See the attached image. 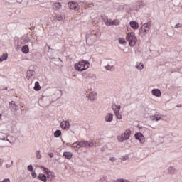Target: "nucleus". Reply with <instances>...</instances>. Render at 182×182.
I'll use <instances>...</instances> for the list:
<instances>
[{
    "label": "nucleus",
    "mask_w": 182,
    "mask_h": 182,
    "mask_svg": "<svg viewBox=\"0 0 182 182\" xmlns=\"http://www.w3.org/2000/svg\"><path fill=\"white\" fill-rule=\"evenodd\" d=\"M41 168H43V170L46 174H52V172L50 171H49V168H46L45 166H41Z\"/></svg>",
    "instance_id": "c85d7f7f"
},
{
    "label": "nucleus",
    "mask_w": 182,
    "mask_h": 182,
    "mask_svg": "<svg viewBox=\"0 0 182 182\" xmlns=\"http://www.w3.org/2000/svg\"><path fill=\"white\" fill-rule=\"evenodd\" d=\"M180 28H182V24H181V23H177V24L175 26V28H176V29H180Z\"/></svg>",
    "instance_id": "a19ab883"
},
{
    "label": "nucleus",
    "mask_w": 182,
    "mask_h": 182,
    "mask_svg": "<svg viewBox=\"0 0 182 182\" xmlns=\"http://www.w3.org/2000/svg\"><path fill=\"white\" fill-rule=\"evenodd\" d=\"M129 25L132 29H139V23L136 21H131L129 22Z\"/></svg>",
    "instance_id": "ddd939ff"
},
{
    "label": "nucleus",
    "mask_w": 182,
    "mask_h": 182,
    "mask_svg": "<svg viewBox=\"0 0 182 182\" xmlns=\"http://www.w3.org/2000/svg\"><path fill=\"white\" fill-rule=\"evenodd\" d=\"M55 19L57 21H63V19H65V15L55 14Z\"/></svg>",
    "instance_id": "aec40b11"
},
{
    "label": "nucleus",
    "mask_w": 182,
    "mask_h": 182,
    "mask_svg": "<svg viewBox=\"0 0 182 182\" xmlns=\"http://www.w3.org/2000/svg\"><path fill=\"white\" fill-rule=\"evenodd\" d=\"M77 144V142H74L71 144L70 147L75 149V145Z\"/></svg>",
    "instance_id": "09e8293b"
},
{
    "label": "nucleus",
    "mask_w": 182,
    "mask_h": 182,
    "mask_svg": "<svg viewBox=\"0 0 182 182\" xmlns=\"http://www.w3.org/2000/svg\"><path fill=\"white\" fill-rule=\"evenodd\" d=\"M6 141H9V143H11V141H9V139H6Z\"/></svg>",
    "instance_id": "4d7b16f0"
},
{
    "label": "nucleus",
    "mask_w": 182,
    "mask_h": 182,
    "mask_svg": "<svg viewBox=\"0 0 182 182\" xmlns=\"http://www.w3.org/2000/svg\"><path fill=\"white\" fill-rule=\"evenodd\" d=\"M143 26L147 29H150V28H151V21L144 23Z\"/></svg>",
    "instance_id": "cd10ccee"
},
{
    "label": "nucleus",
    "mask_w": 182,
    "mask_h": 182,
    "mask_svg": "<svg viewBox=\"0 0 182 182\" xmlns=\"http://www.w3.org/2000/svg\"><path fill=\"white\" fill-rule=\"evenodd\" d=\"M62 8V4L60 3H55L53 6V9L58 11V9H60Z\"/></svg>",
    "instance_id": "5701e85b"
},
{
    "label": "nucleus",
    "mask_w": 182,
    "mask_h": 182,
    "mask_svg": "<svg viewBox=\"0 0 182 182\" xmlns=\"http://www.w3.org/2000/svg\"><path fill=\"white\" fill-rule=\"evenodd\" d=\"M63 155L65 159H67V160H70V159L73 157V154L71 152H64Z\"/></svg>",
    "instance_id": "2eb2a0df"
},
{
    "label": "nucleus",
    "mask_w": 182,
    "mask_h": 182,
    "mask_svg": "<svg viewBox=\"0 0 182 182\" xmlns=\"http://www.w3.org/2000/svg\"><path fill=\"white\" fill-rule=\"evenodd\" d=\"M179 73H182V68H180V69H179Z\"/></svg>",
    "instance_id": "5fc2aeb1"
},
{
    "label": "nucleus",
    "mask_w": 182,
    "mask_h": 182,
    "mask_svg": "<svg viewBox=\"0 0 182 182\" xmlns=\"http://www.w3.org/2000/svg\"><path fill=\"white\" fill-rule=\"evenodd\" d=\"M2 119V114H0V120Z\"/></svg>",
    "instance_id": "6e6d98bb"
},
{
    "label": "nucleus",
    "mask_w": 182,
    "mask_h": 182,
    "mask_svg": "<svg viewBox=\"0 0 182 182\" xmlns=\"http://www.w3.org/2000/svg\"><path fill=\"white\" fill-rule=\"evenodd\" d=\"M121 160H123V161H126V160H129V156L125 155V156H122Z\"/></svg>",
    "instance_id": "58836bf2"
},
{
    "label": "nucleus",
    "mask_w": 182,
    "mask_h": 182,
    "mask_svg": "<svg viewBox=\"0 0 182 182\" xmlns=\"http://www.w3.org/2000/svg\"><path fill=\"white\" fill-rule=\"evenodd\" d=\"M136 69H139L140 70H141L142 69L144 68V65H143V63H140L139 65H136Z\"/></svg>",
    "instance_id": "7c9ffc66"
},
{
    "label": "nucleus",
    "mask_w": 182,
    "mask_h": 182,
    "mask_svg": "<svg viewBox=\"0 0 182 182\" xmlns=\"http://www.w3.org/2000/svg\"><path fill=\"white\" fill-rule=\"evenodd\" d=\"M168 173H169L170 174H174V173H176V168H174V167L173 166H170L168 168Z\"/></svg>",
    "instance_id": "b1692460"
},
{
    "label": "nucleus",
    "mask_w": 182,
    "mask_h": 182,
    "mask_svg": "<svg viewBox=\"0 0 182 182\" xmlns=\"http://www.w3.org/2000/svg\"><path fill=\"white\" fill-rule=\"evenodd\" d=\"M68 6L70 9H73V11H80V5L77 2L70 1L68 2Z\"/></svg>",
    "instance_id": "20e7f679"
},
{
    "label": "nucleus",
    "mask_w": 182,
    "mask_h": 182,
    "mask_svg": "<svg viewBox=\"0 0 182 182\" xmlns=\"http://www.w3.org/2000/svg\"><path fill=\"white\" fill-rule=\"evenodd\" d=\"M60 127L63 129V130H69V128L70 127V123H69V121H63L60 123Z\"/></svg>",
    "instance_id": "39448f33"
},
{
    "label": "nucleus",
    "mask_w": 182,
    "mask_h": 182,
    "mask_svg": "<svg viewBox=\"0 0 182 182\" xmlns=\"http://www.w3.org/2000/svg\"><path fill=\"white\" fill-rule=\"evenodd\" d=\"M97 182H107V181H106V177L103 176L100 180H98Z\"/></svg>",
    "instance_id": "c9c22d12"
},
{
    "label": "nucleus",
    "mask_w": 182,
    "mask_h": 182,
    "mask_svg": "<svg viewBox=\"0 0 182 182\" xmlns=\"http://www.w3.org/2000/svg\"><path fill=\"white\" fill-rule=\"evenodd\" d=\"M110 23H112V22H110L109 20L105 21V24L109 25V26H110Z\"/></svg>",
    "instance_id": "de8ad7c7"
},
{
    "label": "nucleus",
    "mask_w": 182,
    "mask_h": 182,
    "mask_svg": "<svg viewBox=\"0 0 182 182\" xmlns=\"http://www.w3.org/2000/svg\"><path fill=\"white\" fill-rule=\"evenodd\" d=\"M127 42H129V46H136V43H137V37L134 33H128L126 37Z\"/></svg>",
    "instance_id": "f03ea898"
},
{
    "label": "nucleus",
    "mask_w": 182,
    "mask_h": 182,
    "mask_svg": "<svg viewBox=\"0 0 182 182\" xmlns=\"http://www.w3.org/2000/svg\"><path fill=\"white\" fill-rule=\"evenodd\" d=\"M36 158L38 159V160L42 159V155H41V151H37L36 152Z\"/></svg>",
    "instance_id": "2f4dec72"
},
{
    "label": "nucleus",
    "mask_w": 182,
    "mask_h": 182,
    "mask_svg": "<svg viewBox=\"0 0 182 182\" xmlns=\"http://www.w3.org/2000/svg\"><path fill=\"white\" fill-rule=\"evenodd\" d=\"M87 96L90 100H95V99H96V92H92Z\"/></svg>",
    "instance_id": "a211bd4d"
},
{
    "label": "nucleus",
    "mask_w": 182,
    "mask_h": 182,
    "mask_svg": "<svg viewBox=\"0 0 182 182\" xmlns=\"http://www.w3.org/2000/svg\"><path fill=\"white\" fill-rule=\"evenodd\" d=\"M82 76H83V77H85L87 79V73H82Z\"/></svg>",
    "instance_id": "a18cd8bd"
},
{
    "label": "nucleus",
    "mask_w": 182,
    "mask_h": 182,
    "mask_svg": "<svg viewBox=\"0 0 182 182\" xmlns=\"http://www.w3.org/2000/svg\"><path fill=\"white\" fill-rule=\"evenodd\" d=\"M135 139L136 140H139L140 143L143 144L144 143V136L141 133H136L135 134Z\"/></svg>",
    "instance_id": "423d86ee"
},
{
    "label": "nucleus",
    "mask_w": 182,
    "mask_h": 182,
    "mask_svg": "<svg viewBox=\"0 0 182 182\" xmlns=\"http://www.w3.org/2000/svg\"><path fill=\"white\" fill-rule=\"evenodd\" d=\"M110 161H112V163L114 162V161H116V158H114V157H111V158H110Z\"/></svg>",
    "instance_id": "49530a36"
},
{
    "label": "nucleus",
    "mask_w": 182,
    "mask_h": 182,
    "mask_svg": "<svg viewBox=\"0 0 182 182\" xmlns=\"http://www.w3.org/2000/svg\"><path fill=\"white\" fill-rule=\"evenodd\" d=\"M1 182H11V181L9 178H7L1 181Z\"/></svg>",
    "instance_id": "8fccbe9b"
},
{
    "label": "nucleus",
    "mask_w": 182,
    "mask_h": 182,
    "mask_svg": "<svg viewBox=\"0 0 182 182\" xmlns=\"http://www.w3.org/2000/svg\"><path fill=\"white\" fill-rule=\"evenodd\" d=\"M151 93L154 96H156V97H160V96H161V91H160L159 89L152 90Z\"/></svg>",
    "instance_id": "9b49d317"
},
{
    "label": "nucleus",
    "mask_w": 182,
    "mask_h": 182,
    "mask_svg": "<svg viewBox=\"0 0 182 182\" xmlns=\"http://www.w3.org/2000/svg\"><path fill=\"white\" fill-rule=\"evenodd\" d=\"M149 31H150L149 28H143V27H141V28L139 30V33L141 34V33H145L143 34L144 36L146 34L149 33Z\"/></svg>",
    "instance_id": "dca6fc26"
},
{
    "label": "nucleus",
    "mask_w": 182,
    "mask_h": 182,
    "mask_svg": "<svg viewBox=\"0 0 182 182\" xmlns=\"http://www.w3.org/2000/svg\"><path fill=\"white\" fill-rule=\"evenodd\" d=\"M105 122H112L113 121V114L108 113L105 117Z\"/></svg>",
    "instance_id": "4468645a"
},
{
    "label": "nucleus",
    "mask_w": 182,
    "mask_h": 182,
    "mask_svg": "<svg viewBox=\"0 0 182 182\" xmlns=\"http://www.w3.org/2000/svg\"><path fill=\"white\" fill-rule=\"evenodd\" d=\"M4 133H2V132H0V139H2V138H4Z\"/></svg>",
    "instance_id": "603ef678"
},
{
    "label": "nucleus",
    "mask_w": 182,
    "mask_h": 182,
    "mask_svg": "<svg viewBox=\"0 0 182 182\" xmlns=\"http://www.w3.org/2000/svg\"><path fill=\"white\" fill-rule=\"evenodd\" d=\"M9 106L11 109V112H18L19 110V108H18V105H16L15 101L9 102Z\"/></svg>",
    "instance_id": "0eeeda50"
},
{
    "label": "nucleus",
    "mask_w": 182,
    "mask_h": 182,
    "mask_svg": "<svg viewBox=\"0 0 182 182\" xmlns=\"http://www.w3.org/2000/svg\"><path fill=\"white\" fill-rule=\"evenodd\" d=\"M27 169L28 171H31V173H32L33 171V166L32 165H29Z\"/></svg>",
    "instance_id": "4c0bfd02"
},
{
    "label": "nucleus",
    "mask_w": 182,
    "mask_h": 182,
    "mask_svg": "<svg viewBox=\"0 0 182 182\" xmlns=\"http://www.w3.org/2000/svg\"><path fill=\"white\" fill-rule=\"evenodd\" d=\"M113 25H119V21L117 20H114L109 23V26H113Z\"/></svg>",
    "instance_id": "473e14b6"
},
{
    "label": "nucleus",
    "mask_w": 182,
    "mask_h": 182,
    "mask_svg": "<svg viewBox=\"0 0 182 182\" xmlns=\"http://www.w3.org/2000/svg\"><path fill=\"white\" fill-rule=\"evenodd\" d=\"M74 149H80L79 146H77V144H76L74 146Z\"/></svg>",
    "instance_id": "864d4df0"
},
{
    "label": "nucleus",
    "mask_w": 182,
    "mask_h": 182,
    "mask_svg": "<svg viewBox=\"0 0 182 182\" xmlns=\"http://www.w3.org/2000/svg\"><path fill=\"white\" fill-rule=\"evenodd\" d=\"M48 154L50 156V159H52L54 156L53 153H48Z\"/></svg>",
    "instance_id": "3c124183"
},
{
    "label": "nucleus",
    "mask_w": 182,
    "mask_h": 182,
    "mask_svg": "<svg viewBox=\"0 0 182 182\" xmlns=\"http://www.w3.org/2000/svg\"><path fill=\"white\" fill-rule=\"evenodd\" d=\"M21 52L23 53H29V46L28 45H25L21 48Z\"/></svg>",
    "instance_id": "f3484780"
},
{
    "label": "nucleus",
    "mask_w": 182,
    "mask_h": 182,
    "mask_svg": "<svg viewBox=\"0 0 182 182\" xmlns=\"http://www.w3.org/2000/svg\"><path fill=\"white\" fill-rule=\"evenodd\" d=\"M84 141H76L79 149H82V147H84Z\"/></svg>",
    "instance_id": "bb28decb"
},
{
    "label": "nucleus",
    "mask_w": 182,
    "mask_h": 182,
    "mask_svg": "<svg viewBox=\"0 0 182 182\" xmlns=\"http://www.w3.org/2000/svg\"><path fill=\"white\" fill-rule=\"evenodd\" d=\"M37 180H41V181L47 182L48 181V177L43 173H39L37 176Z\"/></svg>",
    "instance_id": "1a4fd4ad"
},
{
    "label": "nucleus",
    "mask_w": 182,
    "mask_h": 182,
    "mask_svg": "<svg viewBox=\"0 0 182 182\" xmlns=\"http://www.w3.org/2000/svg\"><path fill=\"white\" fill-rule=\"evenodd\" d=\"M178 107H181V105H178Z\"/></svg>",
    "instance_id": "13d9d810"
},
{
    "label": "nucleus",
    "mask_w": 182,
    "mask_h": 182,
    "mask_svg": "<svg viewBox=\"0 0 182 182\" xmlns=\"http://www.w3.org/2000/svg\"><path fill=\"white\" fill-rule=\"evenodd\" d=\"M8 59V53H5L0 57V62H4Z\"/></svg>",
    "instance_id": "412c9836"
},
{
    "label": "nucleus",
    "mask_w": 182,
    "mask_h": 182,
    "mask_svg": "<svg viewBox=\"0 0 182 182\" xmlns=\"http://www.w3.org/2000/svg\"><path fill=\"white\" fill-rule=\"evenodd\" d=\"M119 43H120V45H126L127 42L126 40H124V38H119Z\"/></svg>",
    "instance_id": "c756f323"
},
{
    "label": "nucleus",
    "mask_w": 182,
    "mask_h": 182,
    "mask_svg": "<svg viewBox=\"0 0 182 182\" xmlns=\"http://www.w3.org/2000/svg\"><path fill=\"white\" fill-rule=\"evenodd\" d=\"M155 117L156 119V122H159V120H163L161 114L159 112L155 113Z\"/></svg>",
    "instance_id": "393cba45"
},
{
    "label": "nucleus",
    "mask_w": 182,
    "mask_h": 182,
    "mask_svg": "<svg viewBox=\"0 0 182 182\" xmlns=\"http://www.w3.org/2000/svg\"><path fill=\"white\" fill-rule=\"evenodd\" d=\"M23 42H24V43H28V42H29V37H28V36L24 37Z\"/></svg>",
    "instance_id": "ea45409f"
},
{
    "label": "nucleus",
    "mask_w": 182,
    "mask_h": 182,
    "mask_svg": "<svg viewBox=\"0 0 182 182\" xmlns=\"http://www.w3.org/2000/svg\"><path fill=\"white\" fill-rule=\"evenodd\" d=\"M114 182H124V179L123 178L117 179Z\"/></svg>",
    "instance_id": "c03bdc74"
},
{
    "label": "nucleus",
    "mask_w": 182,
    "mask_h": 182,
    "mask_svg": "<svg viewBox=\"0 0 182 182\" xmlns=\"http://www.w3.org/2000/svg\"><path fill=\"white\" fill-rule=\"evenodd\" d=\"M105 69L107 70H112V69H113V65H107V66H105Z\"/></svg>",
    "instance_id": "e433bc0d"
},
{
    "label": "nucleus",
    "mask_w": 182,
    "mask_h": 182,
    "mask_svg": "<svg viewBox=\"0 0 182 182\" xmlns=\"http://www.w3.org/2000/svg\"><path fill=\"white\" fill-rule=\"evenodd\" d=\"M150 119L154 122V120L156 121V114L154 115H151L150 117Z\"/></svg>",
    "instance_id": "37998d69"
},
{
    "label": "nucleus",
    "mask_w": 182,
    "mask_h": 182,
    "mask_svg": "<svg viewBox=\"0 0 182 182\" xmlns=\"http://www.w3.org/2000/svg\"><path fill=\"white\" fill-rule=\"evenodd\" d=\"M115 116H116L117 119H119V120H122V117L121 114H119V112H117V113H115Z\"/></svg>",
    "instance_id": "f704fd0d"
},
{
    "label": "nucleus",
    "mask_w": 182,
    "mask_h": 182,
    "mask_svg": "<svg viewBox=\"0 0 182 182\" xmlns=\"http://www.w3.org/2000/svg\"><path fill=\"white\" fill-rule=\"evenodd\" d=\"M5 136H4L3 138H0V149H4L6 147V145L3 142L5 141Z\"/></svg>",
    "instance_id": "6ab92c4d"
},
{
    "label": "nucleus",
    "mask_w": 182,
    "mask_h": 182,
    "mask_svg": "<svg viewBox=\"0 0 182 182\" xmlns=\"http://www.w3.org/2000/svg\"><path fill=\"white\" fill-rule=\"evenodd\" d=\"M130 134H132V131L130 129H127L120 137H118V141L123 143L124 140H129V139H130Z\"/></svg>",
    "instance_id": "7ed1b4c3"
},
{
    "label": "nucleus",
    "mask_w": 182,
    "mask_h": 182,
    "mask_svg": "<svg viewBox=\"0 0 182 182\" xmlns=\"http://www.w3.org/2000/svg\"><path fill=\"white\" fill-rule=\"evenodd\" d=\"M120 105H117L116 104L112 105V109L114 110V113H119L120 112Z\"/></svg>",
    "instance_id": "f8f14e48"
},
{
    "label": "nucleus",
    "mask_w": 182,
    "mask_h": 182,
    "mask_svg": "<svg viewBox=\"0 0 182 182\" xmlns=\"http://www.w3.org/2000/svg\"><path fill=\"white\" fill-rule=\"evenodd\" d=\"M95 77V74L87 73V79H93Z\"/></svg>",
    "instance_id": "72a5a7b5"
},
{
    "label": "nucleus",
    "mask_w": 182,
    "mask_h": 182,
    "mask_svg": "<svg viewBox=\"0 0 182 182\" xmlns=\"http://www.w3.org/2000/svg\"><path fill=\"white\" fill-rule=\"evenodd\" d=\"M93 146H95L93 140L90 139V141H84V147L88 149L89 147H93Z\"/></svg>",
    "instance_id": "6e6552de"
},
{
    "label": "nucleus",
    "mask_w": 182,
    "mask_h": 182,
    "mask_svg": "<svg viewBox=\"0 0 182 182\" xmlns=\"http://www.w3.org/2000/svg\"><path fill=\"white\" fill-rule=\"evenodd\" d=\"M89 66H90V63L87 60H82V61L75 64V69L78 70V72H83V70L89 69Z\"/></svg>",
    "instance_id": "f257e3e1"
},
{
    "label": "nucleus",
    "mask_w": 182,
    "mask_h": 182,
    "mask_svg": "<svg viewBox=\"0 0 182 182\" xmlns=\"http://www.w3.org/2000/svg\"><path fill=\"white\" fill-rule=\"evenodd\" d=\"M48 180H49V177H48Z\"/></svg>",
    "instance_id": "bf43d9fd"
},
{
    "label": "nucleus",
    "mask_w": 182,
    "mask_h": 182,
    "mask_svg": "<svg viewBox=\"0 0 182 182\" xmlns=\"http://www.w3.org/2000/svg\"><path fill=\"white\" fill-rule=\"evenodd\" d=\"M35 76V70H29L26 73V79H32V77Z\"/></svg>",
    "instance_id": "9d476101"
},
{
    "label": "nucleus",
    "mask_w": 182,
    "mask_h": 182,
    "mask_svg": "<svg viewBox=\"0 0 182 182\" xmlns=\"http://www.w3.org/2000/svg\"><path fill=\"white\" fill-rule=\"evenodd\" d=\"M40 89H41V85H39V82L36 81L35 82L34 90H36V92H38L39 91Z\"/></svg>",
    "instance_id": "4be33fe9"
},
{
    "label": "nucleus",
    "mask_w": 182,
    "mask_h": 182,
    "mask_svg": "<svg viewBox=\"0 0 182 182\" xmlns=\"http://www.w3.org/2000/svg\"><path fill=\"white\" fill-rule=\"evenodd\" d=\"M31 176H32L33 178H36V177H38L36 171L31 172Z\"/></svg>",
    "instance_id": "79ce46f5"
},
{
    "label": "nucleus",
    "mask_w": 182,
    "mask_h": 182,
    "mask_svg": "<svg viewBox=\"0 0 182 182\" xmlns=\"http://www.w3.org/2000/svg\"><path fill=\"white\" fill-rule=\"evenodd\" d=\"M62 135V131L58 129L54 132V136L55 137H59L60 136Z\"/></svg>",
    "instance_id": "a878e982"
}]
</instances>
